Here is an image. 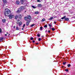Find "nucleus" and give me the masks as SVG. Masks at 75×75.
<instances>
[{"mask_svg": "<svg viewBox=\"0 0 75 75\" xmlns=\"http://www.w3.org/2000/svg\"><path fill=\"white\" fill-rule=\"evenodd\" d=\"M4 13L5 16H7L10 14L11 11H10V10L8 9V8H6L5 10Z\"/></svg>", "mask_w": 75, "mask_h": 75, "instance_id": "obj_1", "label": "nucleus"}, {"mask_svg": "<svg viewBox=\"0 0 75 75\" xmlns=\"http://www.w3.org/2000/svg\"><path fill=\"white\" fill-rule=\"evenodd\" d=\"M25 8V6H21L20 8H19V9L17 11V12H18V13L20 12L21 11H22V10H24V9Z\"/></svg>", "mask_w": 75, "mask_h": 75, "instance_id": "obj_2", "label": "nucleus"}, {"mask_svg": "<svg viewBox=\"0 0 75 75\" xmlns=\"http://www.w3.org/2000/svg\"><path fill=\"white\" fill-rule=\"evenodd\" d=\"M8 17L10 19H11L14 17V15H8Z\"/></svg>", "mask_w": 75, "mask_h": 75, "instance_id": "obj_3", "label": "nucleus"}, {"mask_svg": "<svg viewBox=\"0 0 75 75\" xmlns=\"http://www.w3.org/2000/svg\"><path fill=\"white\" fill-rule=\"evenodd\" d=\"M31 21V20H28L27 22H26V25L27 26H28V25H29V24H30V23Z\"/></svg>", "mask_w": 75, "mask_h": 75, "instance_id": "obj_4", "label": "nucleus"}, {"mask_svg": "<svg viewBox=\"0 0 75 75\" xmlns=\"http://www.w3.org/2000/svg\"><path fill=\"white\" fill-rule=\"evenodd\" d=\"M3 1L4 4H7V0H3Z\"/></svg>", "mask_w": 75, "mask_h": 75, "instance_id": "obj_5", "label": "nucleus"}, {"mask_svg": "<svg viewBox=\"0 0 75 75\" xmlns=\"http://www.w3.org/2000/svg\"><path fill=\"white\" fill-rule=\"evenodd\" d=\"M25 0H21V4H23L24 2H25Z\"/></svg>", "mask_w": 75, "mask_h": 75, "instance_id": "obj_6", "label": "nucleus"}, {"mask_svg": "<svg viewBox=\"0 0 75 75\" xmlns=\"http://www.w3.org/2000/svg\"><path fill=\"white\" fill-rule=\"evenodd\" d=\"M28 19H29L30 20H31V16L30 15H29L28 16Z\"/></svg>", "mask_w": 75, "mask_h": 75, "instance_id": "obj_7", "label": "nucleus"}, {"mask_svg": "<svg viewBox=\"0 0 75 75\" xmlns=\"http://www.w3.org/2000/svg\"><path fill=\"white\" fill-rule=\"evenodd\" d=\"M16 4H20V1H16Z\"/></svg>", "mask_w": 75, "mask_h": 75, "instance_id": "obj_8", "label": "nucleus"}, {"mask_svg": "<svg viewBox=\"0 0 75 75\" xmlns=\"http://www.w3.org/2000/svg\"><path fill=\"white\" fill-rule=\"evenodd\" d=\"M28 18L27 17H25V21H27L28 20Z\"/></svg>", "mask_w": 75, "mask_h": 75, "instance_id": "obj_9", "label": "nucleus"}, {"mask_svg": "<svg viewBox=\"0 0 75 75\" xmlns=\"http://www.w3.org/2000/svg\"><path fill=\"white\" fill-rule=\"evenodd\" d=\"M64 20L66 21H69V18H64Z\"/></svg>", "mask_w": 75, "mask_h": 75, "instance_id": "obj_10", "label": "nucleus"}, {"mask_svg": "<svg viewBox=\"0 0 75 75\" xmlns=\"http://www.w3.org/2000/svg\"><path fill=\"white\" fill-rule=\"evenodd\" d=\"M38 7H42V5L41 4H38Z\"/></svg>", "mask_w": 75, "mask_h": 75, "instance_id": "obj_11", "label": "nucleus"}, {"mask_svg": "<svg viewBox=\"0 0 75 75\" xmlns=\"http://www.w3.org/2000/svg\"><path fill=\"white\" fill-rule=\"evenodd\" d=\"M18 17L19 18H21V15H19V16H18Z\"/></svg>", "mask_w": 75, "mask_h": 75, "instance_id": "obj_12", "label": "nucleus"}, {"mask_svg": "<svg viewBox=\"0 0 75 75\" xmlns=\"http://www.w3.org/2000/svg\"><path fill=\"white\" fill-rule=\"evenodd\" d=\"M66 17V16H64V17L62 18L61 19H62V20H64V19H65V18Z\"/></svg>", "mask_w": 75, "mask_h": 75, "instance_id": "obj_13", "label": "nucleus"}, {"mask_svg": "<svg viewBox=\"0 0 75 75\" xmlns=\"http://www.w3.org/2000/svg\"><path fill=\"white\" fill-rule=\"evenodd\" d=\"M6 19L2 20V21L4 23H5V22H6Z\"/></svg>", "mask_w": 75, "mask_h": 75, "instance_id": "obj_14", "label": "nucleus"}, {"mask_svg": "<svg viewBox=\"0 0 75 75\" xmlns=\"http://www.w3.org/2000/svg\"><path fill=\"white\" fill-rule=\"evenodd\" d=\"M15 19H17L18 18V16L17 15H16L15 17Z\"/></svg>", "mask_w": 75, "mask_h": 75, "instance_id": "obj_15", "label": "nucleus"}, {"mask_svg": "<svg viewBox=\"0 0 75 75\" xmlns=\"http://www.w3.org/2000/svg\"><path fill=\"white\" fill-rule=\"evenodd\" d=\"M35 14H39V12H38V11L35 12Z\"/></svg>", "mask_w": 75, "mask_h": 75, "instance_id": "obj_16", "label": "nucleus"}, {"mask_svg": "<svg viewBox=\"0 0 75 75\" xmlns=\"http://www.w3.org/2000/svg\"><path fill=\"white\" fill-rule=\"evenodd\" d=\"M53 19V17H51L50 18L49 20H52Z\"/></svg>", "mask_w": 75, "mask_h": 75, "instance_id": "obj_17", "label": "nucleus"}, {"mask_svg": "<svg viewBox=\"0 0 75 75\" xmlns=\"http://www.w3.org/2000/svg\"><path fill=\"white\" fill-rule=\"evenodd\" d=\"M22 24V22H20L19 23V25H21Z\"/></svg>", "mask_w": 75, "mask_h": 75, "instance_id": "obj_18", "label": "nucleus"}, {"mask_svg": "<svg viewBox=\"0 0 75 75\" xmlns=\"http://www.w3.org/2000/svg\"><path fill=\"white\" fill-rule=\"evenodd\" d=\"M32 7H33V8H36V7H35L34 6H32Z\"/></svg>", "mask_w": 75, "mask_h": 75, "instance_id": "obj_19", "label": "nucleus"}, {"mask_svg": "<svg viewBox=\"0 0 75 75\" xmlns=\"http://www.w3.org/2000/svg\"><path fill=\"white\" fill-rule=\"evenodd\" d=\"M45 18H43V19H42V21L43 22V21H45Z\"/></svg>", "mask_w": 75, "mask_h": 75, "instance_id": "obj_20", "label": "nucleus"}, {"mask_svg": "<svg viewBox=\"0 0 75 75\" xmlns=\"http://www.w3.org/2000/svg\"><path fill=\"white\" fill-rule=\"evenodd\" d=\"M68 67H71V64H69L67 65Z\"/></svg>", "mask_w": 75, "mask_h": 75, "instance_id": "obj_21", "label": "nucleus"}, {"mask_svg": "<svg viewBox=\"0 0 75 75\" xmlns=\"http://www.w3.org/2000/svg\"><path fill=\"white\" fill-rule=\"evenodd\" d=\"M38 40L39 41H40L41 40V39L40 38H39L38 39Z\"/></svg>", "mask_w": 75, "mask_h": 75, "instance_id": "obj_22", "label": "nucleus"}, {"mask_svg": "<svg viewBox=\"0 0 75 75\" xmlns=\"http://www.w3.org/2000/svg\"><path fill=\"white\" fill-rule=\"evenodd\" d=\"M44 27L45 28H46L47 27V25H45L44 26Z\"/></svg>", "mask_w": 75, "mask_h": 75, "instance_id": "obj_23", "label": "nucleus"}, {"mask_svg": "<svg viewBox=\"0 0 75 75\" xmlns=\"http://www.w3.org/2000/svg\"><path fill=\"white\" fill-rule=\"evenodd\" d=\"M35 25V24H32V25H31V27H33Z\"/></svg>", "mask_w": 75, "mask_h": 75, "instance_id": "obj_24", "label": "nucleus"}, {"mask_svg": "<svg viewBox=\"0 0 75 75\" xmlns=\"http://www.w3.org/2000/svg\"><path fill=\"white\" fill-rule=\"evenodd\" d=\"M37 36L38 37H40V35L39 34H37Z\"/></svg>", "mask_w": 75, "mask_h": 75, "instance_id": "obj_25", "label": "nucleus"}, {"mask_svg": "<svg viewBox=\"0 0 75 75\" xmlns=\"http://www.w3.org/2000/svg\"><path fill=\"white\" fill-rule=\"evenodd\" d=\"M16 30H19V29H18V27H16Z\"/></svg>", "mask_w": 75, "mask_h": 75, "instance_id": "obj_26", "label": "nucleus"}, {"mask_svg": "<svg viewBox=\"0 0 75 75\" xmlns=\"http://www.w3.org/2000/svg\"><path fill=\"white\" fill-rule=\"evenodd\" d=\"M52 31H54V30H55V28H52Z\"/></svg>", "mask_w": 75, "mask_h": 75, "instance_id": "obj_27", "label": "nucleus"}, {"mask_svg": "<svg viewBox=\"0 0 75 75\" xmlns=\"http://www.w3.org/2000/svg\"><path fill=\"white\" fill-rule=\"evenodd\" d=\"M66 64H67V62H63V65H65Z\"/></svg>", "mask_w": 75, "mask_h": 75, "instance_id": "obj_28", "label": "nucleus"}, {"mask_svg": "<svg viewBox=\"0 0 75 75\" xmlns=\"http://www.w3.org/2000/svg\"><path fill=\"white\" fill-rule=\"evenodd\" d=\"M34 38H33L31 37L30 38V40H33Z\"/></svg>", "mask_w": 75, "mask_h": 75, "instance_id": "obj_29", "label": "nucleus"}, {"mask_svg": "<svg viewBox=\"0 0 75 75\" xmlns=\"http://www.w3.org/2000/svg\"><path fill=\"white\" fill-rule=\"evenodd\" d=\"M42 27H40V29L41 31H42Z\"/></svg>", "mask_w": 75, "mask_h": 75, "instance_id": "obj_30", "label": "nucleus"}, {"mask_svg": "<svg viewBox=\"0 0 75 75\" xmlns=\"http://www.w3.org/2000/svg\"><path fill=\"white\" fill-rule=\"evenodd\" d=\"M25 24H24L23 26V28H24V27H25Z\"/></svg>", "mask_w": 75, "mask_h": 75, "instance_id": "obj_31", "label": "nucleus"}, {"mask_svg": "<svg viewBox=\"0 0 75 75\" xmlns=\"http://www.w3.org/2000/svg\"><path fill=\"white\" fill-rule=\"evenodd\" d=\"M65 71H66V72H68V69H65Z\"/></svg>", "mask_w": 75, "mask_h": 75, "instance_id": "obj_32", "label": "nucleus"}, {"mask_svg": "<svg viewBox=\"0 0 75 75\" xmlns=\"http://www.w3.org/2000/svg\"><path fill=\"white\" fill-rule=\"evenodd\" d=\"M37 1H38V2H41V1H40V0H38Z\"/></svg>", "mask_w": 75, "mask_h": 75, "instance_id": "obj_33", "label": "nucleus"}, {"mask_svg": "<svg viewBox=\"0 0 75 75\" xmlns=\"http://www.w3.org/2000/svg\"><path fill=\"white\" fill-rule=\"evenodd\" d=\"M2 32V31L1 30V28H0V33H1Z\"/></svg>", "mask_w": 75, "mask_h": 75, "instance_id": "obj_34", "label": "nucleus"}, {"mask_svg": "<svg viewBox=\"0 0 75 75\" xmlns=\"http://www.w3.org/2000/svg\"><path fill=\"white\" fill-rule=\"evenodd\" d=\"M0 38H1V40H3V38L2 37Z\"/></svg>", "mask_w": 75, "mask_h": 75, "instance_id": "obj_35", "label": "nucleus"}, {"mask_svg": "<svg viewBox=\"0 0 75 75\" xmlns=\"http://www.w3.org/2000/svg\"><path fill=\"white\" fill-rule=\"evenodd\" d=\"M33 43H34V42H35V41L34 40H33Z\"/></svg>", "mask_w": 75, "mask_h": 75, "instance_id": "obj_36", "label": "nucleus"}, {"mask_svg": "<svg viewBox=\"0 0 75 75\" xmlns=\"http://www.w3.org/2000/svg\"><path fill=\"white\" fill-rule=\"evenodd\" d=\"M0 64H1V61H0Z\"/></svg>", "mask_w": 75, "mask_h": 75, "instance_id": "obj_37", "label": "nucleus"}, {"mask_svg": "<svg viewBox=\"0 0 75 75\" xmlns=\"http://www.w3.org/2000/svg\"><path fill=\"white\" fill-rule=\"evenodd\" d=\"M48 33H50V30H48Z\"/></svg>", "mask_w": 75, "mask_h": 75, "instance_id": "obj_38", "label": "nucleus"}, {"mask_svg": "<svg viewBox=\"0 0 75 75\" xmlns=\"http://www.w3.org/2000/svg\"><path fill=\"white\" fill-rule=\"evenodd\" d=\"M49 27H51V25H50V24H49Z\"/></svg>", "mask_w": 75, "mask_h": 75, "instance_id": "obj_39", "label": "nucleus"}, {"mask_svg": "<svg viewBox=\"0 0 75 75\" xmlns=\"http://www.w3.org/2000/svg\"><path fill=\"white\" fill-rule=\"evenodd\" d=\"M58 21H62V20H58Z\"/></svg>", "mask_w": 75, "mask_h": 75, "instance_id": "obj_40", "label": "nucleus"}, {"mask_svg": "<svg viewBox=\"0 0 75 75\" xmlns=\"http://www.w3.org/2000/svg\"><path fill=\"white\" fill-rule=\"evenodd\" d=\"M55 23H56V21H54V24H55Z\"/></svg>", "mask_w": 75, "mask_h": 75, "instance_id": "obj_41", "label": "nucleus"}, {"mask_svg": "<svg viewBox=\"0 0 75 75\" xmlns=\"http://www.w3.org/2000/svg\"><path fill=\"white\" fill-rule=\"evenodd\" d=\"M5 36H7V34H5Z\"/></svg>", "mask_w": 75, "mask_h": 75, "instance_id": "obj_42", "label": "nucleus"}, {"mask_svg": "<svg viewBox=\"0 0 75 75\" xmlns=\"http://www.w3.org/2000/svg\"><path fill=\"white\" fill-rule=\"evenodd\" d=\"M22 30H24V28H22Z\"/></svg>", "mask_w": 75, "mask_h": 75, "instance_id": "obj_43", "label": "nucleus"}, {"mask_svg": "<svg viewBox=\"0 0 75 75\" xmlns=\"http://www.w3.org/2000/svg\"><path fill=\"white\" fill-rule=\"evenodd\" d=\"M10 35V34H8V36H9V35Z\"/></svg>", "mask_w": 75, "mask_h": 75, "instance_id": "obj_44", "label": "nucleus"}, {"mask_svg": "<svg viewBox=\"0 0 75 75\" xmlns=\"http://www.w3.org/2000/svg\"><path fill=\"white\" fill-rule=\"evenodd\" d=\"M1 41V38H0V41Z\"/></svg>", "mask_w": 75, "mask_h": 75, "instance_id": "obj_45", "label": "nucleus"}, {"mask_svg": "<svg viewBox=\"0 0 75 75\" xmlns=\"http://www.w3.org/2000/svg\"><path fill=\"white\" fill-rule=\"evenodd\" d=\"M36 44H37V45H38V43H36Z\"/></svg>", "mask_w": 75, "mask_h": 75, "instance_id": "obj_46", "label": "nucleus"}, {"mask_svg": "<svg viewBox=\"0 0 75 75\" xmlns=\"http://www.w3.org/2000/svg\"><path fill=\"white\" fill-rule=\"evenodd\" d=\"M15 27H15V26H14V28H15Z\"/></svg>", "mask_w": 75, "mask_h": 75, "instance_id": "obj_47", "label": "nucleus"}, {"mask_svg": "<svg viewBox=\"0 0 75 75\" xmlns=\"http://www.w3.org/2000/svg\"><path fill=\"white\" fill-rule=\"evenodd\" d=\"M42 37H44V36H42Z\"/></svg>", "mask_w": 75, "mask_h": 75, "instance_id": "obj_48", "label": "nucleus"}, {"mask_svg": "<svg viewBox=\"0 0 75 75\" xmlns=\"http://www.w3.org/2000/svg\"><path fill=\"white\" fill-rule=\"evenodd\" d=\"M6 33H7V34H8V32H7Z\"/></svg>", "mask_w": 75, "mask_h": 75, "instance_id": "obj_49", "label": "nucleus"}, {"mask_svg": "<svg viewBox=\"0 0 75 75\" xmlns=\"http://www.w3.org/2000/svg\"><path fill=\"white\" fill-rule=\"evenodd\" d=\"M47 32V30H46V32Z\"/></svg>", "mask_w": 75, "mask_h": 75, "instance_id": "obj_50", "label": "nucleus"}, {"mask_svg": "<svg viewBox=\"0 0 75 75\" xmlns=\"http://www.w3.org/2000/svg\"><path fill=\"white\" fill-rule=\"evenodd\" d=\"M62 68H63L64 67L63 66L62 67Z\"/></svg>", "mask_w": 75, "mask_h": 75, "instance_id": "obj_51", "label": "nucleus"}, {"mask_svg": "<svg viewBox=\"0 0 75 75\" xmlns=\"http://www.w3.org/2000/svg\"><path fill=\"white\" fill-rule=\"evenodd\" d=\"M0 55H1V54H0Z\"/></svg>", "mask_w": 75, "mask_h": 75, "instance_id": "obj_52", "label": "nucleus"}]
</instances>
